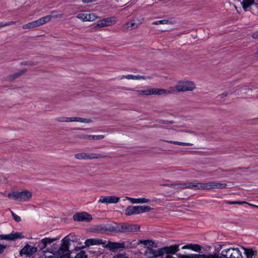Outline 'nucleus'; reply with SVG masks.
Here are the masks:
<instances>
[{
  "label": "nucleus",
  "mask_w": 258,
  "mask_h": 258,
  "mask_svg": "<svg viewBox=\"0 0 258 258\" xmlns=\"http://www.w3.org/2000/svg\"><path fill=\"white\" fill-rule=\"evenodd\" d=\"M139 244H143L147 246L144 254L148 258H154L162 255L164 253H175L178 251V245H172L158 248V243L151 240H142L138 242Z\"/></svg>",
  "instance_id": "f257e3e1"
},
{
  "label": "nucleus",
  "mask_w": 258,
  "mask_h": 258,
  "mask_svg": "<svg viewBox=\"0 0 258 258\" xmlns=\"http://www.w3.org/2000/svg\"><path fill=\"white\" fill-rule=\"evenodd\" d=\"M226 183H221L215 182L208 183H176L173 184L175 188H189L190 189H211L213 188H224L226 186Z\"/></svg>",
  "instance_id": "f03ea898"
},
{
  "label": "nucleus",
  "mask_w": 258,
  "mask_h": 258,
  "mask_svg": "<svg viewBox=\"0 0 258 258\" xmlns=\"http://www.w3.org/2000/svg\"><path fill=\"white\" fill-rule=\"evenodd\" d=\"M70 242V239L68 236L65 237L62 240L61 246L58 248L57 251H55L57 256L51 255L45 256H42L40 258H70V253L69 249Z\"/></svg>",
  "instance_id": "7ed1b4c3"
},
{
  "label": "nucleus",
  "mask_w": 258,
  "mask_h": 258,
  "mask_svg": "<svg viewBox=\"0 0 258 258\" xmlns=\"http://www.w3.org/2000/svg\"><path fill=\"white\" fill-rule=\"evenodd\" d=\"M32 196V193L30 191L25 190L22 191H15L10 193L8 194V197L19 202H25L30 200Z\"/></svg>",
  "instance_id": "20e7f679"
},
{
  "label": "nucleus",
  "mask_w": 258,
  "mask_h": 258,
  "mask_svg": "<svg viewBox=\"0 0 258 258\" xmlns=\"http://www.w3.org/2000/svg\"><path fill=\"white\" fill-rule=\"evenodd\" d=\"M138 94L144 95H162L170 94V91L158 88H148L145 90H138Z\"/></svg>",
  "instance_id": "39448f33"
},
{
  "label": "nucleus",
  "mask_w": 258,
  "mask_h": 258,
  "mask_svg": "<svg viewBox=\"0 0 258 258\" xmlns=\"http://www.w3.org/2000/svg\"><path fill=\"white\" fill-rule=\"evenodd\" d=\"M75 157L76 159L79 160H92L104 158L106 156L96 153L82 152L76 154Z\"/></svg>",
  "instance_id": "423d86ee"
},
{
  "label": "nucleus",
  "mask_w": 258,
  "mask_h": 258,
  "mask_svg": "<svg viewBox=\"0 0 258 258\" xmlns=\"http://www.w3.org/2000/svg\"><path fill=\"white\" fill-rule=\"evenodd\" d=\"M53 241V239L50 238L45 237L37 243V248L42 251V252H51L53 253V251H50V249L49 248V246L51 245L52 242Z\"/></svg>",
  "instance_id": "0eeeda50"
},
{
  "label": "nucleus",
  "mask_w": 258,
  "mask_h": 258,
  "mask_svg": "<svg viewBox=\"0 0 258 258\" xmlns=\"http://www.w3.org/2000/svg\"><path fill=\"white\" fill-rule=\"evenodd\" d=\"M195 88L192 82H180L175 87L176 90L178 92L192 91Z\"/></svg>",
  "instance_id": "6e6552de"
},
{
  "label": "nucleus",
  "mask_w": 258,
  "mask_h": 258,
  "mask_svg": "<svg viewBox=\"0 0 258 258\" xmlns=\"http://www.w3.org/2000/svg\"><path fill=\"white\" fill-rule=\"evenodd\" d=\"M140 226L138 225L122 224L118 227V230L121 232H136L139 231Z\"/></svg>",
  "instance_id": "1a4fd4ad"
},
{
  "label": "nucleus",
  "mask_w": 258,
  "mask_h": 258,
  "mask_svg": "<svg viewBox=\"0 0 258 258\" xmlns=\"http://www.w3.org/2000/svg\"><path fill=\"white\" fill-rule=\"evenodd\" d=\"M24 237L22 233L12 232L9 234H1L0 240H15L17 239H22Z\"/></svg>",
  "instance_id": "9d476101"
},
{
  "label": "nucleus",
  "mask_w": 258,
  "mask_h": 258,
  "mask_svg": "<svg viewBox=\"0 0 258 258\" xmlns=\"http://www.w3.org/2000/svg\"><path fill=\"white\" fill-rule=\"evenodd\" d=\"M73 219L75 221L90 222L92 220V215L86 213H78L73 216Z\"/></svg>",
  "instance_id": "9b49d317"
},
{
  "label": "nucleus",
  "mask_w": 258,
  "mask_h": 258,
  "mask_svg": "<svg viewBox=\"0 0 258 258\" xmlns=\"http://www.w3.org/2000/svg\"><path fill=\"white\" fill-rule=\"evenodd\" d=\"M37 250L36 246H32L30 244H26L20 251V255L22 256L23 255L30 256L35 253Z\"/></svg>",
  "instance_id": "f8f14e48"
},
{
  "label": "nucleus",
  "mask_w": 258,
  "mask_h": 258,
  "mask_svg": "<svg viewBox=\"0 0 258 258\" xmlns=\"http://www.w3.org/2000/svg\"><path fill=\"white\" fill-rule=\"evenodd\" d=\"M179 258H221V257L216 254H209L206 255L205 254L191 253L188 254H178Z\"/></svg>",
  "instance_id": "ddd939ff"
},
{
  "label": "nucleus",
  "mask_w": 258,
  "mask_h": 258,
  "mask_svg": "<svg viewBox=\"0 0 258 258\" xmlns=\"http://www.w3.org/2000/svg\"><path fill=\"white\" fill-rule=\"evenodd\" d=\"M120 198L115 196L101 197L98 203L103 204H115L119 202Z\"/></svg>",
  "instance_id": "4468645a"
},
{
  "label": "nucleus",
  "mask_w": 258,
  "mask_h": 258,
  "mask_svg": "<svg viewBox=\"0 0 258 258\" xmlns=\"http://www.w3.org/2000/svg\"><path fill=\"white\" fill-rule=\"evenodd\" d=\"M115 23V17H109L106 19H104L101 21L97 22V26L98 27H104L108 26H110L113 24Z\"/></svg>",
  "instance_id": "2eb2a0df"
},
{
  "label": "nucleus",
  "mask_w": 258,
  "mask_h": 258,
  "mask_svg": "<svg viewBox=\"0 0 258 258\" xmlns=\"http://www.w3.org/2000/svg\"><path fill=\"white\" fill-rule=\"evenodd\" d=\"M104 246L112 251H114L117 249L124 248L125 244L123 242H112L109 241L107 244L104 245Z\"/></svg>",
  "instance_id": "dca6fc26"
},
{
  "label": "nucleus",
  "mask_w": 258,
  "mask_h": 258,
  "mask_svg": "<svg viewBox=\"0 0 258 258\" xmlns=\"http://www.w3.org/2000/svg\"><path fill=\"white\" fill-rule=\"evenodd\" d=\"M80 122L82 123H89L92 122V120L89 118H82L80 117H65L64 122Z\"/></svg>",
  "instance_id": "f3484780"
},
{
  "label": "nucleus",
  "mask_w": 258,
  "mask_h": 258,
  "mask_svg": "<svg viewBox=\"0 0 258 258\" xmlns=\"http://www.w3.org/2000/svg\"><path fill=\"white\" fill-rule=\"evenodd\" d=\"M119 80L127 79V80H147L150 79L149 76H140V75H122L119 77Z\"/></svg>",
  "instance_id": "a211bd4d"
},
{
  "label": "nucleus",
  "mask_w": 258,
  "mask_h": 258,
  "mask_svg": "<svg viewBox=\"0 0 258 258\" xmlns=\"http://www.w3.org/2000/svg\"><path fill=\"white\" fill-rule=\"evenodd\" d=\"M243 9L244 11H250V7L252 6H255L258 8V4L254 2V0H243L241 3Z\"/></svg>",
  "instance_id": "6ab92c4d"
},
{
  "label": "nucleus",
  "mask_w": 258,
  "mask_h": 258,
  "mask_svg": "<svg viewBox=\"0 0 258 258\" xmlns=\"http://www.w3.org/2000/svg\"><path fill=\"white\" fill-rule=\"evenodd\" d=\"M85 244L86 246H90L91 245L99 244L104 245L105 242H103L102 240L99 239H88L85 241Z\"/></svg>",
  "instance_id": "aec40b11"
},
{
  "label": "nucleus",
  "mask_w": 258,
  "mask_h": 258,
  "mask_svg": "<svg viewBox=\"0 0 258 258\" xmlns=\"http://www.w3.org/2000/svg\"><path fill=\"white\" fill-rule=\"evenodd\" d=\"M140 214L139 210V206H128L125 210V214L126 215H132L134 214Z\"/></svg>",
  "instance_id": "412c9836"
},
{
  "label": "nucleus",
  "mask_w": 258,
  "mask_h": 258,
  "mask_svg": "<svg viewBox=\"0 0 258 258\" xmlns=\"http://www.w3.org/2000/svg\"><path fill=\"white\" fill-rule=\"evenodd\" d=\"M125 199L130 201V202L132 204H144L148 203L150 202V200L149 199L144 198L137 199L126 197Z\"/></svg>",
  "instance_id": "4be33fe9"
},
{
  "label": "nucleus",
  "mask_w": 258,
  "mask_h": 258,
  "mask_svg": "<svg viewBox=\"0 0 258 258\" xmlns=\"http://www.w3.org/2000/svg\"><path fill=\"white\" fill-rule=\"evenodd\" d=\"M182 249H191L193 251L199 252L201 251L202 247L201 245L198 244H187L183 246L181 248Z\"/></svg>",
  "instance_id": "5701e85b"
},
{
  "label": "nucleus",
  "mask_w": 258,
  "mask_h": 258,
  "mask_svg": "<svg viewBox=\"0 0 258 258\" xmlns=\"http://www.w3.org/2000/svg\"><path fill=\"white\" fill-rule=\"evenodd\" d=\"M138 26L139 24L135 23L134 20H132L124 24L123 26V29L124 30H133L138 28Z\"/></svg>",
  "instance_id": "b1692460"
},
{
  "label": "nucleus",
  "mask_w": 258,
  "mask_h": 258,
  "mask_svg": "<svg viewBox=\"0 0 258 258\" xmlns=\"http://www.w3.org/2000/svg\"><path fill=\"white\" fill-rule=\"evenodd\" d=\"M27 72L26 69H23L21 70L18 72L15 73L13 75H10L9 77V79L11 81L17 79L19 78L20 76L24 75Z\"/></svg>",
  "instance_id": "393cba45"
},
{
  "label": "nucleus",
  "mask_w": 258,
  "mask_h": 258,
  "mask_svg": "<svg viewBox=\"0 0 258 258\" xmlns=\"http://www.w3.org/2000/svg\"><path fill=\"white\" fill-rule=\"evenodd\" d=\"M231 258H243L241 251L238 248H232Z\"/></svg>",
  "instance_id": "a878e982"
},
{
  "label": "nucleus",
  "mask_w": 258,
  "mask_h": 258,
  "mask_svg": "<svg viewBox=\"0 0 258 258\" xmlns=\"http://www.w3.org/2000/svg\"><path fill=\"white\" fill-rule=\"evenodd\" d=\"M241 249L243 250L244 255L246 256V257L244 258H253L255 251L251 249H247L243 247H241ZM255 253H256V251ZM243 258H244V257Z\"/></svg>",
  "instance_id": "bb28decb"
},
{
  "label": "nucleus",
  "mask_w": 258,
  "mask_h": 258,
  "mask_svg": "<svg viewBox=\"0 0 258 258\" xmlns=\"http://www.w3.org/2000/svg\"><path fill=\"white\" fill-rule=\"evenodd\" d=\"M231 251H232V247L225 249L221 251V256L220 255V256L221 257V258H222V257H223L224 258H231V255H232ZM216 254L217 255V254ZM217 255L219 256V255H218V254H217Z\"/></svg>",
  "instance_id": "cd10ccee"
},
{
  "label": "nucleus",
  "mask_w": 258,
  "mask_h": 258,
  "mask_svg": "<svg viewBox=\"0 0 258 258\" xmlns=\"http://www.w3.org/2000/svg\"><path fill=\"white\" fill-rule=\"evenodd\" d=\"M52 18V15H47L39 19V21L41 25L50 22Z\"/></svg>",
  "instance_id": "c85d7f7f"
},
{
  "label": "nucleus",
  "mask_w": 258,
  "mask_h": 258,
  "mask_svg": "<svg viewBox=\"0 0 258 258\" xmlns=\"http://www.w3.org/2000/svg\"><path fill=\"white\" fill-rule=\"evenodd\" d=\"M87 16V13L85 12V13H81L78 14L76 16V18L81 20V21H82L83 22H87L88 21Z\"/></svg>",
  "instance_id": "c756f323"
},
{
  "label": "nucleus",
  "mask_w": 258,
  "mask_h": 258,
  "mask_svg": "<svg viewBox=\"0 0 258 258\" xmlns=\"http://www.w3.org/2000/svg\"><path fill=\"white\" fill-rule=\"evenodd\" d=\"M140 213L148 212L151 211V208L148 206H139Z\"/></svg>",
  "instance_id": "7c9ffc66"
},
{
  "label": "nucleus",
  "mask_w": 258,
  "mask_h": 258,
  "mask_svg": "<svg viewBox=\"0 0 258 258\" xmlns=\"http://www.w3.org/2000/svg\"><path fill=\"white\" fill-rule=\"evenodd\" d=\"M36 28V26H35V22H34V21H32V22H29L26 24H25L23 26V28L24 29H33V28Z\"/></svg>",
  "instance_id": "2f4dec72"
},
{
  "label": "nucleus",
  "mask_w": 258,
  "mask_h": 258,
  "mask_svg": "<svg viewBox=\"0 0 258 258\" xmlns=\"http://www.w3.org/2000/svg\"><path fill=\"white\" fill-rule=\"evenodd\" d=\"M87 17L88 21L89 22L94 21L96 19H97V18H98V17L94 13H87Z\"/></svg>",
  "instance_id": "473e14b6"
},
{
  "label": "nucleus",
  "mask_w": 258,
  "mask_h": 258,
  "mask_svg": "<svg viewBox=\"0 0 258 258\" xmlns=\"http://www.w3.org/2000/svg\"><path fill=\"white\" fill-rule=\"evenodd\" d=\"M104 138V135H90L89 140H102Z\"/></svg>",
  "instance_id": "72a5a7b5"
},
{
  "label": "nucleus",
  "mask_w": 258,
  "mask_h": 258,
  "mask_svg": "<svg viewBox=\"0 0 258 258\" xmlns=\"http://www.w3.org/2000/svg\"><path fill=\"white\" fill-rule=\"evenodd\" d=\"M21 64L22 66H34L36 64H37V62H34L31 60L29 61H23L21 62Z\"/></svg>",
  "instance_id": "f704fd0d"
},
{
  "label": "nucleus",
  "mask_w": 258,
  "mask_h": 258,
  "mask_svg": "<svg viewBox=\"0 0 258 258\" xmlns=\"http://www.w3.org/2000/svg\"><path fill=\"white\" fill-rule=\"evenodd\" d=\"M50 15H52V18H61L63 16L62 14H59L56 11H51Z\"/></svg>",
  "instance_id": "c9c22d12"
},
{
  "label": "nucleus",
  "mask_w": 258,
  "mask_h": 258,
  "mask_svg": "<svg viewBox=\"0 0 258 258\" xmlns=\"http://www.w3.org/2000/svg\"><path fill=\"white\" fill-rule=\"evenodd\" d=\"M170 23V22L168 20H159L157 21H155L153 23V25H159V24H167Z\"/></svg>",
  "instance_id": "e433bc0d"
},
{
  "label": "nucleus",
  "mask_w": 258,
  "mask_h": 258,
  "mask_svg": "<svg viewBox=\"0 0 258 258\" xmlns=\"http://www.w3.org/2000/svg\"><path fill=\"white\" fill-rule=\"evenodd\" d=\"M226 203L228 205H234V204H238V205H242L246 203L245 202H240V201H226Z\"/></svg>",
  "instance_id": "4c0bfd02"
},
{
  "label": "nucleus",
  "mask_w": 258,
  "mask_h": 258,
  "mask_svg": "<svg viewBox=\"0 0 258 258\" xmlns=\"http://www.w3.org/2000/svg\"><path fill=\"white\" fill-rule=\"evenodd\" d=\"M75 258H87V255L84 251H81L76 254Z\"/></svg>",
  "instance_id": "58836bf2"
},
{
  "label": "nucleus",
  "mask_w": 258,
  "mask_h": 258,
  "mask_svg": "<svg viewBox=\"0 0 258 258\" xmlns=\"http://www.w3.org/2000/svg\"><path fill=\"white\" fill-rule=\"evenodd\" d=\"M12 215L14 219L17 222H19L21 221V217L18 215H16L13 211H11Z\"/></svg>",
  "instance_id": "ea45409f"
},
{
  "label": "nucleus",
  "mask_w": 258,
  "mask_h": 258,
  "mask_svg": "<svg viewBox=\"0 0 258 258\" xmlns=\"http://www.w3.org/2000/svg\"><path fill=\"white\" fill-rule=\"evenodd\" d=\"M90 135H85V134H79L77 135V137L84 140H89Z\"/></svg>",
  "instance_id": "a19ab883"
},
{
  "label": "nucleus",
  "mask_w": 258,
  "mask_h": 258,
  "mask_svg": "<svg viewBox=\"0 0 258 258\" xmlns=\"http://www.w3.org/2000/svg\"><path fill=\"white\" fill-rule=\"evenodd\" d=\"M157 122L159 123L164 124H172L173 123V121L172 120H164L162 119L158 120Z\"/></svg>",
  "instance_id": "79ce46f5"
},
{
  "label": "nucleus",
  "mask_w": 258,
  "mask_h": 258,
  "mask_svg": "<svg viewBox=\"0 0 258 258\" xmlns=\"http://www.w3.org/2000/svg\"><path fill=\"white\" fill-rule=\"evenodd\" d=\"M114 258H129L125 253H119L114 256Z\"/></svg>",
  "instance_id": "37998d69"
},
{
  "label": "nucleus",
  "mask_w": 258,
  "mask_h": 258,
  "mask_svg": "<svg viewBox=\"0 0 258 258\" xmlns=\"http://www.w3.org/2000/svg\"><path fill=\"white\" fill-rule=\"evenodd\" d=\"M7 247V246L6 245L2 244L0 243V254L4 252Z\"/></svg>",
  "instance_id": "c03bdc74"
},
{
  "label": "nucleus",
  "mask_w": 258,
  "mask_h": 258,
  "mask_svg": "<svg viewBox=\"0 0 258 258\" xmlns=\"http://www.w3.org/2000/svg\"><path fill=\"white\" fill-rule=\"evenodd\" d=\"M178 145H181V146H192V144H191V143H184V142H179Z\"/></svg>",
  "instance_id": "a18cd8bd"
},
{
  "label": "nucleus",
  "mask_w": 258,
  "mask_h": 258,
  "mask_svg": "<svg viewBox=\"0 0 258 258\" xmlns=\"http://www.w3.org/2000/svg\"><path fill=\"white\" fill-rule=\"evenodd\" d=\"M178 145H181V146H192V144H191V143H184V142H179Z\"/></svg>",
  "instance_id": "49530a36"
},
{
  "label": "nucleus",
  "mask_w": 258,
  "mask_h": 258,
  "mask_svg": "<svg viewBox=\"0 0 258 258\" xmlns=\"http://www.w3.org/2000/svg\"><path fill=\"white\" fill-rule=\"evenodd\" d=\"M16 23V22L15 21H10V22H8L6 23H4V25H5V26H9V25H11L15 24Z\"/></svg>",
  "instance_id": "de8ad7c7"
},
{
  "label": "nucleus",
  "mask_w": 258,
  "mask_h": 258,
  "mask_svg": "<svg viewBox=\"0 0 258 258\" xmlns=\"http://www.w3.org/2000/svg\"><path fill=\"white\" fill-rule=\"evenodd\" d=\"M252 37L253 39H257L258 38V31L254 32L252 35Z\"/></svg>",
  "instance_id": "09e8293b"
},
{
  "label": "nucleus",
  "mask_w": 258,
  "mask_h": 258,
  "mask_svg": "<svg viewBox=\"0 0 258 258\" xmlns=\"http://www.w3.org/2000/svg\"><path fill=\"white\" fill-rule=\"evenodd\" d=\"M166 142L168 143L173 144H175V145H178V144H179V142H178V141H166Z\"/></svg>",
  "instance_id": "8fccbe9b"
},
{
  "label": "nucleus",
  "mask_w": 258,
  "mask_h": 258,
  "mask_svg": "<svg viewBox=\"0 0 258 258\" xmlns=\"http://www.w3.org/2000/svg\"><path fill=\"white\" fill-rule=\"evenodd\" d=\"M34 22H35V24L36 27H37L38 26H41V25L38 19L36 20V21H34Z\"/></svg>",
  "instance_id": "3c124183"
},
{
  "label": "nucleus",
  "mask_w": 258,
  "mask_h": 258,
  "mask_svg": "<svg viewBox=\"0 0 258 258\" xmlns=\"http://www.w3.org/2000/svg\"><path fill=\"white\" fill-rule=\"evenodd\" d=\"M64 118L65 117H58L57 118V120L58 122H64Z\"/></svg>",
  "instance_id": "603ef678"
},
{
  "label": "nucleus",
  "mask_w": 258,
  "mask_h": 258,
  "mask_svg": "<svg viewBox=\"0 0 258 258\" xmlns=\"http://www.w3.org/2000/svg\"><path fill=\"white\" fill-rule=\"evenodd\" d=\"M82 2L84 3H88L89 2V0H82Z\"/></svg>",
  "instance_id": "864d4df0"
},
{
  "label": "nucleus",
  "mask_w": 258,
  "mask_h": 258,
  "mask_svg": "<svg viewBox=\"0 0 258 258\" xmlns=\"http://www.w3.org/2000/svg\"><path fill=\"white\" fill-rule=\"evenodd\" d=\"M5 26L4 23H0V28Z\"/></svg>",
  "instance_id": "5fc2aeb1"
},
{
  "label": "nucleus",
  "mask_w": 258,
  "mask_h": 258,
  "mask_svg": "<svg viewBox=\"0 0 258 258\" xmlns=\"http://www.w3.org/2000/svg\"><path fill=\"white\" fill-rule=\"evenodd\" d=\"M102 258H107V257L105 256H103Z\"/></svg>",
  "instance_id": "6e6d98bb"
},
{
  "label": "nucleus",
  "mask_w": 258,
  "mask_h": 258,
  "mask_svg": "<svg viewBox=\"0 0 258 258\" xmlns=\"http://www.w3.org/2000/svg\"><path fill=\"white\" fill-rule=\"evenodd\" d=\"M257 55H258V49H257Z\"/></svg>",
  "instance_id": "4d7b16f0"
}]
</instances>
